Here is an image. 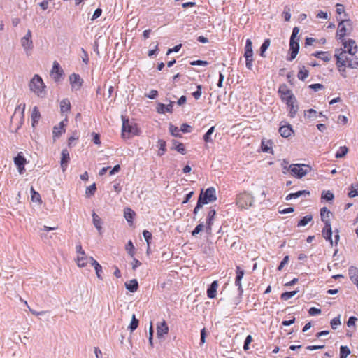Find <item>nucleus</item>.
I'll return each instance as SVG.
<instances>
[{"label": "nucleus", "mask_w": 358, "mask_h": 358, "mask_svg": "<svg viewBox=\"0 0 358 358\" xmlns=\"http://www.w3.org/2000/svg\"><path fill=\"white\" fill-rule=\"evenodd\" d=\"M214 131H215V127H211L208 129V131L205 134V135L203 136V140L206 143H209V142L213 141V140L210 138V136L214 132Z\"/></svg>", "instance_id": "nucleus-41"}, {"label": "nucleus", "mask_w": 358, "mask_h": 358, "mask_svg": "<svg viewBox=\"0 0 358 358\" xmlns=\"http://www.w3.org/2000/svg\"><path fill=\"white\" fill-rule=\"evenodd\" d=\"M279 133L283 138H288L294 133L293 129L290 124L281 126L279 128Z\"/></svg>", "instance_id": "nucleus-15"}, {"label": "nucleus", "mask_w": 358, "mask_h": 358, "mask_svg": "<svg viewBox=\"0 0 358 358\" xmlns=\"http://www.w3.org/2000/svg\"><path fill=\"white\" fill-rule=\"evenodd\" d=\"M253 56L252 43L250 39L246 40V44L245 47L244 57L245 58H250Z\"/></svg>", "instance_id": "nucleus-22"}, {"label": "nucleus", "mask_w": 358, "mask_h": 358, "mask_svg": "<svg viewBox=\"0 0 358 358\" xmlns=\"http://www.w3.org/2000/svg\"><path fill=\"white\" fill-rule=\"evenodd\" d=\"M70 159L69 153L66 149H64L62 151V158H61V168L63 171H65L66 168L67 166V164L69 163Z\"/></svg>", "instance_id": "nucleus-18"}, {"label": "nucleus", "mask_w": 358, "mask_h": 358, "mask_svg": "<svg viewBox=\"0 0 358 358\" xmlns=\"http://www.w3.org/2000/svg\"><path fill=\"white\" fill-rule=\"evenodd\" d=\"M126 250H127L128 253L131 255V257L134 256V246L131 241H128L126 245Z\"/></svg>", "instance_id": "nucleus-52"}, {"label": "nucleus", "mask_w": 358, "mask_h": 358, "mask_svg": "<svg viewBox=\"0 0 358 358\" xmlns=\"http://www.w3.org/2000/svg\"><path fill=\"white\" fill-rule=\"evenodd\" d=\"M153 334H154L153 326H152V322H151L150 324V328H149V343H150V345L151 347H152V345H153V343H152Z\"/></svg>", "instance_id": "nucleus-54"}, {"label": "nucleus", "mask_w": 358, "mask_h": 358, "mask_svg": "<svg viewBox=\"0 0 358 358\" xmlns=\"http://www.w3.org/2000/svg\"><path fill=\"white\" fill-rule=\"evenodd\" d=\"M92 222H93V224L94 225L96 229L98 230L99 233L100 234H101V233H102V227H101L102 221H101V219L99 217V215L95 213H92Z\"/></svg>", "instance_id": "nucleus-21"}, {"label": "nucleus", "mask_w": 358, "mask_h": 358, "mask_svg": "<svg viewBox=\"0 0 358 358\" xmlns=\"http://www.w3.org/2000/svg\"><path fill=\"white\" fill-rule=\"evenodd\" d=\"M348 152V148L345 146L341 147L339 150L336 154V158H341L344 157Z\"/></svg>", "instance_id": "nucleus-48"}, {"label": "nucleus", "mask_w": 358, "mask_h": 358, "mask_svg": "<svg viewBox=\"0 0 358 358\" xmlns=\"http://www.w3.org/2000/svg\"><path fill=\"white\" fill-rule=\"evenodd\" d=\"M357 320L356 317H350L347 322V325L348 327H355V322Z\"/></svg>", "instance_id": "nucleus-61"}, {"label": "nucleus", "mask_w": 358, "mask_h": 358, "mask_svg": "<svg viewBox=\"0 0 358 358\" xmlns=\"http://www.w3.org/2000/svg\"><path fill=\"white\" fill-rule=\"evenodd\" d=\"M322 236L323 237L329 241L331 243V245H333L334 241L332 240V231L331 227V224L328 225H324V227L322 229Z\"/></svg>", "instance_id": "nucleus-19"}, {"label": "nucleus", "mask_w": 358, "mask_h": 358, "mask_svg": "<svg viewBox=\"0 0 358 358\" xmlns=\"http://www.w3.org/2000/svg\"><path fill=\"white\" fill-rule=\"evenodd\" d=\"M75 261L79 268H83L86 266L88 263V257L85 252H81L80 254L77 255Z\"/></svg>", "instance_id": "nucleus-13"}, {"label": "nucleus", "mask_w": 358, "mask_h": 358, "mask_svg": "<svg viewBox=\"0 0 358 358\" xmlns=\"http://www.w3.org/2000/svg\"><path fill=\"white\" fill-rule=\"evenodd\" d=\"M309 72L307 69H305L304 66L300 69L297 77L299 80H304L308 78Z\"/></svg>", "instance_id": "nucleus-35"}, {"label": "nucleus", "mask_w": 358, "mask_h": 358, "mask_svg": "<svg viewBox=\"0 0 358 358\" xmlns=\"http://www.w3.org/2000/svg\"><path fill=\"white\" fill-rule=\"evenodd\" d=\"M31 37V31L28 30L26 35L23 36L20 40L21 45L27 55H29L34 48Z\"/></svg>", "instance_id": "nucleus-6"}, {"label": "nucleus", "mask_w": 358, "mask_h": 358, "mask_svg": "<svg viewBox=\"0 0 358 358\" xmlns=\"http://www.w3.org/2000/svg\"><path fill=\"white\" fill-rule=\"evenodd\" d=\"M31 200L33 201H41V196L40 194L36 192L33 187L31 188Z\"/></svg>", "instance_id": "nucleus-53"}, {"label": "nucleus", "mask_w": 358, "mask_h": 358, "mask_svg": "<svg viewBox=\"0 0 358 358\" xmlns=\"http://www.w3.org/2000/svg\"><path fill=\"white\" fill-rule=\"evenodd\" d=\"M270 40L266 39L260 48V55L263 57H265L264 52L270 45Z\"/></svg>", "instance_id": "nucleus-39"}, {"label": "nucleus", "mask_w": 358, "mask_h": 358, "mask_svg": "<svg viewBox=\"0 0 358 358\" xmlns=\"http://www.w3.org/2000/svg\"><path fill=\"white\" fill-rule=\"evenodd\" d=\"M101 13H102V10L101 8H97L96 10H95V11L92 15V20H94L96 18L99 17L101 16Z\"/></svg>", "instance_id": "nucleus-64"}, {"label": "nucleus", "mask_w": 358, "mask_h": 358, "mask_svg": "<svg viewBox=\"0 0 358 358\" xmlns=\"http://www.w3.org/2000/svg\"><path fill=\"white\" fill-rule=\"evenodd\" d=\"M14 162L17 166H22V165H24L26 162L25 158L22 156L20 154H18L15 158H14Z\"/></svg>", "instance_id": "nucleus-37"}, {"label": "nucleus", "mask_w": 358, "mask_h": 358, "mask_svg": "<svg viewBox=\"0 0 358 358\" xmlns=\"http://www.w3.org/2000/svg\"><path fill=\"white\" fill-rule=\"evenodd\" d=\"M180 130L184 133H189L191 131V127L189 124L184 123L181 125Z\"/></svg>", "instance_id": "nucleus-60"}, {"label": "nucleus", "mask_w": 358, "mask_h": 358, "mask_svg": "<svg viewBox=\"0 0 358 358\" xmlns=\"http://www.w3.org/2000/svg\"><path fill=\"white\" fill-rule=\"evenodd\" d=\"M168 332L169 327L165 320H163L157 324V336L159 338H162L164 335L167 334Z\"/></svg>", "instance_id": "nucleus-12"}, {"label": "nucleus", "mask_w": 358, "mask_h": 358, "mask_svg": "<svg viewBox=\"0 0 358 358\" xmlns=\"http://www.w3.org/2000/svg\"><path fill=\"white\" fill-rule=\"evenodd\" d=\"M202 94V87L201 85H197L196 90L192 93V96L195 99H199Z\"/></svg>", "instance_id": "nucleus-50"}, {"label": "nucleus", "mask_w": 358, "mask_h": 358, "mask_svg": "<svg viewBox=\"0 0 358 358\" xmlns=\"http://www.w3.org/2000/svg\"><path fill=\"white\" fill-rule=\"evenodd\" d=\"M341 324L340 316L334 317L331 321V327L333 329H336L338 326Z\"/></svg>", "instance_id": "nucleus-51"}, {"label": "nucleus", "mask_w": 358, "mask_h": 358, "mask_svg": "<svg viewBox=\"0 0 358 358\" xmlns=\"http://www.w3.org/2000/svg\"><path fill=\"white\" fill-rule=\"evenodd\" d=\"M41 117L40 112L36 106L34 107L31 112V120L32 125L34 127L36 123H38L39 119Z\"/></svg>", "instance_id": "nucleus-29"}, {"label": "nucleus", "mask_w": 358, "mask_h": 358, "mask_svg": "<svg viewBox=\"0 0 358 358\" xmlns=\"http://www.w3.org/2000/svg\"><path fill=\"white\" fill-rule=\"evenodd\" d=\"M288 164H289V162L286 159H284L282 161V164H281L282 167L283 169V171L282 172H283L284 174H285L287 171H289Z\"/></svg>", "instance_id": "nucleus-63"}, {"label": "nucleus", "mask_w": 358, "mask_h": 358, "mask_svg": "<svg viewBox=\"0 0 358 358\" xmlns=\"http://www.w3.org/2000/svg\"><path fill=\"white\" fill-rule=\"evenodd\" d=\"M313 55L315 57L322 59L324 62H329L331 59V55L328 52H317L313 54Z\"/></svg>", "instance_id": "nucleus-28"}, {"label": "nucleus", "mask_w": 358, "mask_h": 358, "mask_svg": "<svg viewBox=\"0 0 358 358\" xmlns=\"http://www.w3.org/2000/svg\"><path fill=\"white\" fill-rule=\"evenodd\" d=\"M296 101H292V104L287 103L289 108V115L292 117H294L297 113L298 106L296 104Z\"/></svg>", "instance_id": "nucleus-36"}, {"label": "nucleus", "mask_w": 358, "mask_h": 358, "mask_svg": "<svg viewBox=\"0 0 358 358\" xmlns=\"http://www.w3.org/2000/svg\"><path fill=\"white\" fill-rule=\"evenodd\" d=\"M126 289L131 292H135L138 290V283L136 279L131 280L129 282H125Z\"/></svg>", "instance_id": "nucleus-23"}, {"label": "nucleus", "mask_w": 358, "mask_h": 358, "mask_svg": "<svg viewBox=\"0 0 358 358\" xmlns=\"http://www.w3.org/2000/svg\"><path fill=\"white\" fill-rule=\"evenodd\" d=\"M334 196L330 191L323 192L322 194V199L326 201L333 200Z\"/></svg>", "instance_id": "nucleus-47"}, {"label": "nucleus", "mask_w": 358, "mask_h": 358, "mask_svg": "<svg viewBox=\"0 0 358 358\" xmlns=\"http://www.w3.org/2000/svg\"><path fill=\"white\" fill-rule=\"evenodd\" d=\"M96 190V184L94 183L92 185H90V187H87V189L85 190L86 196L90 197V196L94 195Z\"/></svg>", "instance_id": "nucleus-42"}, {"label": "nucleus", "mask_w": 358, "mask_h": 358, "mask_svg": "<svg viewBox=\"0 0 358 358\" xmlns=\"http://www.w3.org/2000/svg\"><path fill=\"white\" fill-rule=\"evenodd\" d=\"M174 101H171L169 104L164 105L163 103H158L157 106V111L159 113H164L165 112L172 113L173 110V105Z\"/></svg>", "instance_id": "nucleus-17"}, {"label": "nucleus", "mask_w": 358, "mask_h": 358, "mask_svg": "<svg viewBox=\"0 0 358 358\" xmlns=\"http://www.w3.org/2000/svg\"><path fill=\"white\" fill-rule=\"evenodd\" d=\"M289 169L294 176L301 178L311 171V167L304 164H296L289 165Z\"/></svg>", "instance_id": "nucleus-4"}, {"label": "nucleus", "mask_w": 358, "mask_h": 358, "mask_svg": "<svg viewBox=\"0 0 358 358\" xmlns=\"http://www.w3.org/2000/svg\"><path fill=\"white\" fill-rule=\"evenodd\" d=\"M173 144L176 145L175 149L180 153L185 155L186 152V150L185 145L182 143H178L177 141H173Z\"/></svg>", "instance_id": "nucleus-43"}, {"label": "nucleus", "mask_w": 358, "mask_h": 358, "mask_svg": "<svg viewBox=\"0 0 358 358\" xmlns=\"http://www.w3.org/2000/svg\"><path fill=\"white\" fill-rule=\"evenodd\" d=\"M299 32V28L297 27H295L293 29L292 34L290 38V50H291V55L290 57L289 58V61L293 60L296 57L299 49V38H297V35Z\"/></svg>", "instance_id": "nucleus-3"}, {"label": "nucleus", "mask_w": 358, "mask_h": 358, "mask_svg": "<svg viewBox=\"0 0 358 358\" xmlns=\"http://www.w3.org/2000/svg\"><path fill=\"white\" fill-rule=\"evenodd\" d=\"M253 196L246 192L239 194L236 197V204L241 208L247 209L252 206Z\"/></svg>", "instance_id": "nucleus-5"}, {"label": "nucleus", "mask_w": 358, "mask_h": 358, "mask_svg": "<svg viewBox=\"0 0 358 358\" xmlns=\"http://www.w3.org/2000/svg\"><path fill=\"white\" fill-rule=\"evenodd\" d=\"M158 146L159 148L158 155L162 156L166 151V142L162 139H159L158 141Z\"/></svg>", "instance_id": "nucleus-44"}, {"label": "nucleus", "mask_w": 358, "mask_h": 358, "mask_svg": "<svg viewBox=\"0 0 358 358\" xmlns=\"http://www.w3.org/2000/svg\"><path fill=\"white\" fill-rule=\"evenodd\" d=\"M203 204L204 203H203V201H202L201 198H199L197 204L194 209V213L196 214L198 213V211L199 210V209L202 208Z\"/></svg>", "instance_id": "nucleus-56"}, {"label": "nucleus", "mask_w": 358, "mask_h": 358, "mask_svg": "<svg viewBox=\"0 0 358 358\" xmlns=\"http://www.w3.org/2000/svg\"><path fill=\"white\" fill-rule=\"evenodd\" d=\"M70 108H71V104H70V101L68 99H63L60 102L61 112H62V113L67 112L70 110Z\"/></svg>", "instance_id": "nucleus-33"}, {"label": "nucleus", "mask_w": 358, "mask_h": 358, "mask_svg": "<svg viewBox=\"0 0 358 358\" xmlns=\"http://www.w3.org/2000/svg\"><path fill=\"white\" fill-rule=\"evenodd\" d=\"M169 131L173 136H176V137H180V135L179 134V131L180 130L177 127H175L173 124H171L169 127Z\"/></svg>", "instance_id": "nucleus-49"}, {"label": "nucleus", "mask_w": 358, "mask_h": 358, "mask_svg": "<svg viewBox=\"0 0 358 358\" xmlns=\"http://www.w3.org/2000/svg\"><path fill=\"white\" fill-rule=\"evenodd\" d=\"M288 261H289V257L285 256L283 258V259L282 260V262H280V265L278 266V270L281 271L283 268V267L288 263Z\"/></svg>", "instance_id": "nucleus-58"}, {"label": "nucleus", "mask_w": 358, "mask_h": 358, "mask_svg": "<svg viewBox=\"0 0 358 358\" xmlns=\"http://www.w3.org/2000/svg\"><path fill=\"white\" fill-rule=\"evenodd\" d=\"M313 219L312 215H308L305 217H303L299 222L297 226L298 227H304L306 224H308V222H310Z\"/></svg>", "instance_id": "nucleus-38"}, {"label": "nucleus", "mask_w": 358, "mask_h": 358, "mask_svg": "<svg viewBox=\"0 0 358 358\" xmlns=\"http://www.w3.org/2000/svg\"><path fill=\"white\" fill-rule=\"evenodd\" d=\"M344 50H336L335 57L336 64L339 71L343 77H346L345 67L357 69L358 66V59L355 54L357 51V46L355 41L350 40L344 43Z\"/></svg>", "instance_id": "nucleus-1"}, {"label": "nucleus", "mask_w": 358, "mask_h": 358, "mask_svg": "<svg viewBox=\"0 0 358 358\" xmlns=\"http://www.w3.org/2000/svg\"><path fill=\"white\" fill-rule=\"evenodd\" d=\"M203 224H198L195 227V229L193 230V231L192 233V236H196V234H199L203 230Z\"/></svg>", "instance_id": "nucleus-57"}, {"label": "nucleus", "mask_w": 358, "mask_h": 358, "mask_svg": "<svg viewBox=\"0 0 358 358\" xmlns=\"http://www.w3.org/2000/svg\"><path fill=\"white\" fill-rule=\"evenodd\" d=\"M279 93L281 94L282 101H286V103L292 104V101H296L292 92L287 89L285 86H281L279 88Z\"/></svg>", "instance_id": "nucleus-9"}, {"label": "nucleus", "mask_w": 358, "mask_h": 358, "mask_svg": "<svg viewBox=\"0 0 358 358\" xmlns=\"http://www.w3.org/2000/svg\"><path fill=\"white\" fill-rule=\"evenodd\" d=\"M137 134V128L135 125H132L129 123V120H125L122 117V136L129 137L130 134L135 135Z\"/></svg>", "instance_id": "nucleus-7"}, {"label": "nucleus", "mask_w": 358, "mask_h": 358, "mask_svg": "<svg viewBox=\"0 0 358 358\" xmlns=\"http://www.w3.org/2000/svg\"><path fill=\"white\" fill-rule=\"evenodd\" d=\"M298 292H299L298 290H295V291H292V292H284L281 294V299L282 300L287 301V300L291 299L292 297H293L294 296H295Z\"/></svg>", "instance_id": "nucleus-40"}, {"label": "nucleus", "mask_w": 358, "mask_h": 358, "mask_svg": "<svg viewBox=\"0 0 358 358\" xmlns=\"http://www.w3.org/2000/svg\"><path fill=\"white\" fill-rule=\"evenodd\" d=\"M349 275L353 283L358 286V270L356 267L351 266L349 268Z\"/></svg>", "instance_id": "nucleus-24"}, {"label": "nucleus", "mask_w": 358, "mask_h": 358, "mask_svg": "<svg viewBox=\"0 0 358 358\" xmlns=\"http://www.w3.org/2000/svg\"><path fill=\"white\" fill-rule=\"evenodd\" d=\"M63 70L61 69L57 62H54L53 66L51 71V74L55 81H57L59 77L62 75Z\"/></svg>", "instance_id": "nucleus-14"}, {"label": "nucleus", "mask_w": 358, "mask_h": 358, "mask_svg": "<svg viewBox=\"0 0 358 358\" xmlns=\"http://www.w3.org/2000/svg\"><path fill=\"white\" fill-rule=\"evenodd\" d=\"M199 198H201L204 204L216 201L215 189L213 187L208 188L204 193L201 192Z\"/></svg>", "instance_id": "nucleus-8"}, {"label": "nucleus", "mask_w": 358, "mask_h": 358, "mask_svg": "<svg viewBox=\"0 0 358 358\" xmlns=\"http://www.w3.org/2000/svg\"><path fill=\"white\" fill-rule=\"evenodd\" d=\"M139 321L138 319L136 318L135 315H132L131 321L130 324L128 327V329L130 330L131 332H133L135 329H137L138 326Z\"/></svg>", "instance_id": "nucleus-34"}, {"label": "nucleus", "mask_w": 358, "mask_h": 358, "mask_svg": "<svg viewBox=\"0 0 358 358\" xmlns=\"http://www.w3.org/2000/svg\"><path fill=\"white\" fill-rule=\"evenodd\" d=\"M29 87L30 90L39 97H44L46 94V86L41 77L37 74L30 80Z\"/></svg>", "instance_id": "nucleus-2"}, {"label": "nucleus", "mask_w": 358, "mask_h": 358, "mask_svg": "<svg viewBox=\"0 0 358 358\" xmlns=\"http://www.w3.org/2000/svg\"><path fill=\"white\" fill-rule=\"evenodd\" d=\"M350 351L347 346H341L340 348V358H347Z\"/></svg>", "instance_id": "nucleus-45"}, {"label": "nucleus", "mask_w": 358, "mask_h": 358, "mask_svg": "<svg viewBox=\"0 0 358 358\" xmlns=\"http://www.w3.org/2000/svg\"><path fill=\"white\" fill-rule=\"evenodd\" d=\"M143 235L144 236V238L145 239L147 243H148V245L149 246L150 245V240L152 238V234L150 231H147V230H144L143 232Z\"/></svg>", "instance_id": "nucleus-55"}, {"label": "nucleus", "mask_w": 358, "mask_h": 358, "mask_svg": "<svg viewBox=\"0 0 358 358\" xmlns=\"http://www.w3.org/2000/svg\"><path fill=\"white\" fill-rule=\"evenodd\" d=\"M316 114H317V112L315 110H313V109H309L305 113V115L308 118H315V117H316Z\"/></svg>", "instance_id": "nucleus-59"}, {"label": "nucleus", "mask_w": 358, "mask_h": 358, "mask_svg": "<svg viewBox=\"0 0 358 358\" xmlns=\"http://www.w3.org/2000/svg\"><path fill=\"white\" fill-rule=\"evenodd\" d=\"M94 268L96 271V275L99 280H103L101 273L102 272V266L99 263L94 262Z\"/></svg>", "instance_id": "nucleus-46"}, {"label": "nucleus", "mask_w": 358, "mask_h": 358, "mask_svg": "<svg viewBox=\"0 0 358 358\" xmlns=\"http://www.w3.org/2000/svg\"><path fill=\"white\" fill-rule=\"evenodd\" d=\"M309 194H310V192L308 191L301 190V191H298L296 193H291V194H288L286 196V200L287 201H289V200L293 199H297V198H299L301 196H307V195H309Z\"/></svg>", "instance_id": "nucleus-27"}, {"label": "nucleus", "mask_w": 358, "mask_h": 358, "mask_svg": "<svg viewBox=\"0 0 358 358\" xmlns=\"http://www.w3.org/2000/svg\"><path fill=\"white\" fill-rule=\"evenodd\" d=\"M331 213L326 208L324 207L320 210L321 220L324 223V225H328L330 223V216Z\"/></svg>", "instance_id": "nucleus-16"}, {"label": "nucleus", "mask_w": 358, "mask_h": 358, "mask_svg": "<svg viewBox=\"0 0 358 358\" xmlns=\"http://www.w3.org/2000/svg\"><path fill=\"white\" fill-rule=\"evenodd\" d=\"M244 271L239 266H236V277L235 280L236 286L238 287V290L242 292L241 280L244 275Z\"/></svg>", "instance_id": "nucleus-20"}, {"label": "nucleus", "mask_w": 358, "mask_h": 358, "mask_svg": "<svg viewBox=\"0 0 358 358\" xmlns=\"http://www.w3.org/2000/svg\"><path fill=\"white\" fill-rule=\"evenodd\" d=\"M124 217L127 222L132 223L135 215V212L129 208H127L124 210Z\"/></svg>", "instance_id": "nucleus-30"}, {"label": "nucleus", "mask_w": 358, "mask_h": 358, "mask_svg": "<svg viewBox=\"0 0 358 358\" xmlns=\"http://www.w3.org/2000/svg\"><path fill=\"white\" fill-rule=\"evenodd\" d=\"M273 143L270 140H263L262 141V149L264 152H271V145Z\"/></svg>", "instance_id": "nucleus-32"}, {"label": "nucleus", "mask_w": 358, "mask_h": 358, "mask_svg": "<svg viewBox=\"0 0 358 358\" xmlns=\"http://www.w3.org/2000/svg\"><path fill=\"white\" fill-rule=\"evenodd\" d=\"M218 283L217 281H213L210 287L207 290V295L209 298L213 299L216 296Z\"/></svg>", "instance_id": "nucleus-25"}, {"label": "nucleus", "mask_w": 358, "mask_h": 358, "mask_svg": "<svg viewBox=\"0 0 358 358\" xmlns=\"http://www.w3.org/2000/svg\"><path fill=\"white\" fill-rule=\"evenodd\" d=\"M345 24L350 26V20H342L341 22L338 24L336 34L339 39H341L346 34L347 28Z\"/></svg>", "instance_id": "nucleus-11"}, {"label": "nucleus", "mask_w": 358, "mask_h": 358, "mask_svg": "<svg viewBox=\"0 0 358 358\" xmlns=\"http://www.w3.org/2000/svg\"><path fill=\"white\" fill-rule=\"evenodd\" d=\"M71 87L73 90H78L83 84V80L78 74L73 73L69 76Z\"/></svg>", "instance_id": "nucleus-10"}, {"label": "nucleus", "mask_w": 358, "mask_h": 358, "mask_svg": "<svg viewBox=\"0 0 358 358\" xmlns=\"http://www.w3.org/2000/svg\"><path fill=\"white\" fill-rule=\"evenodd\" d=\"M64 121H62L59 126H55L54 127V129H53V136L54 138L55 137H59L62 132L64 131Z\"/></svg>", "instance_id": "nucleus-31"}, {"label": "nucleus", "mask_w": 358, "mask_h": 358, "mask_svg": "<svg viewBox=\"0 0 358 358\" xmlns=\"http://www.w3.org/2000/svg\"><path fill=\"white\" fill-rule=\"evenodd\" d=\"M321 313V310L319 309V308H315V307H312L309 309L308 310V313L310 315H318Z\"/></svg>", "instance_id": "nucleus-62"}, {"label": "nucleus", "mask_w": 358, "mask_h": 358, "mask_svg": "<svg viewBox=\"0 0 358 358\" xmlns=\"http://www.w3.org/2000/svg\"><path fill=\"white\" fill-rule=\"evenodd\" d=\"M215 214H216V212L215 210H210L208 213L206 231L209 234L211 231L213 220Z\"/></svg>", "instance_id": "nucleus-26"}]
</instances>
